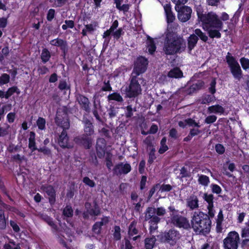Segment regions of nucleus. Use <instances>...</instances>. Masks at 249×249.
<instances>
[{
  "mask_svg": "<svg viewBox=\"0 0 249 249\" xmlns=\"http://www.w3.org/2000/svg\"><path fill=\"white\" fill-rule=\"evenodd\" d=\"M148 65L147 59L142 56H139L134 61L130 83L126 90V95L128 98H135L142 94L141 86L146 85V80L142 74L146 71Z\"/></svg>",
  "mask_w": 249,
  "mask_h": 249,
  "instance_id": "nucleus-1",
  "label": "nucleus"
},
{
  "mask_svg": "<svg viewBox=\"0 0 249 249\" xmlns=\"http://www.w3.org/2000/svg\"><path fill=\"white\" fill-rule=\"evenodd\" d=\"M163 50L166 55H174L185 51L186 42L182 37L178 36L172 30L167 29L165 32Z\"/></svg>",
  "mask_w": 249,
  "mask_h": 249,
  "instance_id": "nucleus-2",
  "label": "nucleus"
},
{
  "mask_svg": "<svg viewBox=\"0 0 249 249\" xmlns=\"http://www.w3.org/2000/svg\"><path fill=\"white\" fill-rule=\"evenodd\" d=\"M191 224L196 233L205 235L211 231L212 221L207 214L201 211L195 212L192 217Z\"/></svg>",
  "mask_w": 249,
  "mask_h": 249,
  "instance_id": "nucleus-3",
  "label": "nucleus"
},
{
  "mask_svg": "<svg viewBox=\"0 0 249 249\" xmlns=\"http://www.w3.org/2000/svg\"><path fill=\"white\" fill-rule=\"evenodd\" d=\"M196 12L198 20L201 22L202 28L205 31L210 29L223 28V23L215 13L211 12L203 14L200 7H197Z\"/></svg>",
  "mask_w": 249,
  "mask_h": 249,
  "instance_id": "nucleus-4",
  "label": "nucleus"
},
{
  "mask_svg": "<svg viewBox=\"0 0 249 249\" xmlns=\"http://www.w3.org/2000/svg\"><path fill=\"white\" fill-rule=\"evenodd\" d=\"M226 60L234 78L238 81L241 80L243 77V72L235 58L232 56L230 53L228 52L226 56Z\"/></svg>",
  "mask_w": 249,
  "mask_h": 249,
  "instance_id": "nucleus-5",
  "label": "nucleus"
},
{
  "mask_svg": "<svg viewBox=\"0 0 249 249\" xmlns=\"http://www.w3.org/2000/svg\"><path fill=\"white\" fill-rule=\"evenodd\" d=\"M54 122L58 127L64 129L70 128V122L68 115V108L66 107H64L62 108H59L57 110Z\"/></svg>",
  "mask_w": 249,
  "mask_h": 249,
  "instance_id": "nucleus-6",
  "label": "nucleus"
},
{
  "mask_svg": "<svg viewBox=\"0 0 249 249\" xmlns=\"http://www.w3.org/2000/svg\"><path fill=\"white\" fill-rule=\"evenodd\" d=\"M240 237L238 232L235 231H230L223 240L224 249H237Z\"/></svg>",
  "mask_w": 249,
  "mask_h": 249,
  "instance_id": "nucleus-7",
  "label": "nucleus"
},
{
  "mask_svg": "<svg viewBox=\"0 0 249 249\" xmlns=\"http://www.w3.org/2000/svg\"><path fill=\"white\" fill-rule=\"evenodd\" d=\"M180 233L178 231L171 229L165 231L160 235V240L161 242L174 246L180 238Z\"/></svg>",
  "mask_w": 249,
  "mask_h": 249,
  "instance_id": "nucleus-8",
  "label": "nucleus"
},
{
  "mask_svg": "<svg viewBox=\"0 0 249 249\" xmlns=\"http://www.w3.org/2000/svg\"><path fill=\"white\" fill-rule=\"evenodd\" d=\"M171 223L178 228L188 229L191 227L190 224L187 218L179 214L171 215Z\"/></svg>",
  "mask_w": 249,
  "mask_h": 249,
  "instance_id": "nucleus-9",
  "label": "nucleus"
},
{
  "mask_svg": "<svg viewBox=\"0 0 249 249\" xmlns=\"http://www.w3.org/2000/svg\"><path fill=\"white\" fill-rule=\"evenodd\" d=\"M175 9L178 12L177 17L180 21L185 22L191 18L192 10L190 7L176 6Z\"/></svg>",
  "mask_w": 249,
  "mask_h": 249,
  "instance_id": "nucleus-10",
  "label": "nucleus"
},
{
  "mask_svg": "<svg viewBox=\"0 0 249 249\" xmlns=\"http://www.w3.org/2000/svg\"><path fill=\"white\" fill-rule=\"evenodd\" d=\"M73 140L76 144L83 146L86 149H90L92 146V137L87 136V135L83 134L79 135L75 137Z\"/></svg>",
  "mask_w": 249,
  "mask_h": 249,
  "instance_id": "nucleus-11",
  "label": "nucleus"
},
{
  "mask_svg": "<svg viewBox=\"0 0 249 249\" xmlns=\"http://www.w3.org/2000/svg\"><path fill=\"white\" fill-rule=\"evenodd\" d=\"M107 142L104 138H98L96 141V152L99 159H103L106 154Z\"/></svg>",
  "mask_w": 249,
  "mask_h": 249,
  "instance_id": "nucleus-12",
  "label": "nucleus"
},
{
  "mask_svg": "<svg viewBox=\"0 0 249 249\" xmlns=\"http://www.w3.org/2000/svg\"><path fill=\"white\" fill-rule=\"evenodd\" d=\"M41 189L48 196V201L51 205H53L56 202V191L52 185H43Z\"/></svg>",
  "mask_w": 249,
  "mask_h": 249,
  "instance_id": "nucleus-13",
  "label": "nucleus"
},
{
  "mask_svg": "<svg viewBox=\"0 0 249 249\" xmlns=\"http://www.w3.org/2000/svg\"><path fill=\"white\" fill-rule=\"evenodd\" d=\"M131 170V166L129 163H124L121 162L115 165L113 169V172L117 175H125L129 173Z\"/></svg>",
  "mask_w": 249,
  "mask_h": 249,
  "instance_id": "nucleus-14",
  "label": "nucleus"
},
{
  "mask_svg": "<svg viewBox=\"0 0 249 249\" xmlns=\"http://www.w3.org/2000/svg\"><path fill=\"white\" fill-rule=\"evenodd\" d=\"M109 217L108 216H105L101 218V221L96 222L92 226V231L99 235L101 233L102 227L108 223L109 221Z\"/></svg>",
  "mask_w": 249,
  "mask_h": 249,
  "instance_id": "nucleus-15",
  "label": "nucleus"
},
{
  "mask_svg": "<svg viewBox=\"0 0 249 249\" xmlns=\"http://www.w3.org/2000/svg\"><path fill=\"white\" fill-rule=\"evenodd\" d=\"M67 129H63L60 135L59 136L58 143L62 148H69L71 147L69 144V137L66 131Z\"/></svg>",
  "mask_w": 249,
  "mask_h": 249,
  "instance_id": "nucleus-16",
  "label": "nucleus"
},
{
  "mask_svg": "<svg viewBox=\"0 0 249 249\" xmlns=\"http://www.w3.org/2000/svg\"><path fill=\"white\" fill-rule=\"evenodd\" d=\"M76 100L80 105L81 107L87 112L90 111L89 101L85 96L79 94L76 96Z\"/></svg>",
  "mask_w": 249,
  "mask_h": 249,
  "instance_id": "nucleus-17",
  "label": "nucleus"
},
{
  "mask_svg": "<svg viewBox=\"0 0 249 249\" xmlns=\"http://www.w3.org/2000/svg\"><path fill=\"white\" fill-rule=\"evenodd\" d=\"M84 124V134L87 135V136H90L94 134V126L92 123L88 119H85L83 121Z\"/></svg>",
  "mask_w": 249,
  "mask_h": 249,
  "instance_id": "nucleus-18",
  "label": "nucleus"
},
{
  "mask_svg": "<svg viewBox=\"0 0 249 249\" xmlns=\"http://www.w3.org/2000/svg\"><path fill=\"white\" fill-rule=\"evenodd\" d=\"M198 199L196 196H191L186 200V206L190 210H193L199 207Z\"/></svg>",
  "mask_w": 249,
  "mask_h": 249,
  "instance_id": "nucleus-19",
  "label": "nucleus"
},
{
  "mask_svg": "<svg viewBox=\"0 0 249 249\" xmlns=\"http://www.w3.org/2000/svg\"><path fill=\"white\" fill-rule=\"evenodd\" d=\"M198 38L196 35L191 34L187 38V49L188 52L191 53L192 51L196 46Z\"/></svg>",
  "mask_w": 249,
  "mask_h": 249,
  "instance_id": "nucleus-20",
  "label": "nucleus"
},
{
  "mask_svg": "<svg viewBox=\"0 0 249 249\" xmlns=\"http://www.w3.org/2000/svg\"><path fill=\"white\" fill-rule=\"evenodd\" d=\"M85 206L90 215L98 216L100 214L101 209L96 203L95 204L94 208L92 209H89L91 207V203L89 202H86Z\"/></svg>",
  "mask_w": 249,
  "mask_h": 249,
  "instance_id": "nucleus-21",
  "label": "nucleus"
},
{
  "mask_svg": "<svg viewBox=\"0 0 249 249\" xmlns=\"http://www.w3.org/2000/svg\"><path fill=\"white\" fill-rule=\"evenodd\" d=\"M50 43L52 46L59 47L60 50L68 46L66 40L59 37L52 39Z\"/></svg>",
  "mask_w": 249,
  "mask_h": 249,
  "instance_id": "nucleus-22",
  "label": "nucleus"
},
{
  "mask_svg": "<svg viewBox=\"0 0 249 249\" xmlns=\"http://www.w3.org/2000/svg\"><path fill=\"white\" fill-rule=\"evenodd\" d=\"M137 224V222L134 220L130 223L128 226L127 233L129 239H130L134 235H136L139 233V230L136 228Z\"/></svg>",
  "mask_w": 249,
  "mask_h": 249,
  "instance_id": "nucleus-23",
  "label": "nucleus"
},
{
  "mask_svg": "<svg viewBox=\"0 0 249 249\" xmlns=\"http://www.w3.org/2000/svg\"><path fill=\"white\" fill-rule=\"evenodd\" d=\"M156 239L155 235L146 237L144 239V248L145 249H153L156 243Z\"/></svg>",
  "mask_w": 249,
  "mask_h": 249,
  "instance_id": "nucleus-24",
  "label": "nucleus"
},
{
  "mask_svg": "<svg viewBox=\"0 0 249 249\" xmlns=\"http://www.w3.org/2000/svg\"><path fill=\"white\" fill-rule=\"evenodd\" d=\"M168 76L171 78H180L183 76V72L179 68H175L171 70Z\"/></svg>",
  "mask_w": 249,
  "mask_h": 249,
  "instance_id": "nucleus-25",
  "label": "nucleus"
},
{
  "mask_svg": "<svg viewBox=\"0 0 249 249\" xmlns=\"http://www.w3.org/2000/svg\"><path fill=\"white\" fill-rule=\"evenodd\" d=\"M51 57V54L50 51L47 48H44L43 49H42L40 55L41 62L43 64H45L49 61Z\"/></svg>",
  "mask_w": 249,
  "mask_h": 249,
  "instance_id": "nucleus-26",
  "label": "nucleus"
},
{
  "mask_svg": "<svg viewBox=\"0 0 249 249\" xmlns=\"http://www.w3.org/2000/svg\"><path fill=\"white\" fill-rule=\"evenodd\" d=\"M208 111L210 113L223 114L225 111V109L219 105H215L209 107H208Z\"/></svg>",
  "mask_w": 249,
  "mask_h": 249,
  "instance_id": "nucleus-27",
  "label": "nucleus"
},
{
  "mask_svg": "<svg viewBox=\"0 0 249 249\" xmlns=\"http://www.w3.org/2000/svg\"><path fill=\"white\" fill-rule=\"evenodd\" d=\"M221 30L219 29H210L206 31H207L208 36L211 38H220L221 37V34L220 31Z\"/></svg>",
  "mask_w": 249,
  "mask_h": 249,
  "instance_id": "nucleus-28",
  "label": "nucleus"
},
{
  "mask_svg": "<svg viewBox=\"0 0 249 249\" xmlns=\"http://www.w3.org/2000/svg\"><path fill=\"white\" fill-rule=\"evenodd\" d=\"M107 100L108 101H115L119 103H122L124 101L122 96L120 95L119 93H118L117 92H114L109 94L107 96Z\"/></svg>",
  "mask_w": 249,
  "mask_h": 249,
  "instance_id": "nucleus-29",
  "label": "nucleus"
},
{
  "mask_svg": "<svg viewBox=\"0 0 249 249\" xmlns=\"http://www.w3.org/2000/svg\"><path fill=\"white\" fill-rule=\"evenodd\" d=\"M146 44L149 53L151 54H154L156 50V46L153 39L149 37Z\"/></svg>",
  "mask_w": 249,
  "mask_h": 249,
  "instance_id": "nucleus-30",
  "label": "nucleus"
},
{
  "mask_svg": "<svg viewBox=\"0 0 249 249\" xmlns=\"http://www.w3.org/2000/svg\"><path fill=\"white\" fill-rule=\"evenodd\" d=\"M44 220L49 226L51 227L53 233H56L58 231L59 228L57 225L54 223L52 218L50 216H46L44 218Z\"/></svg>",
  "mask_w": 249,
  "mask_h": 249,
  "instance_id": "nucleus-31",
  "label": "nucleus"
},
{
  "mask_svg": "<svg viewBox=\"0 0 249 249\" xmlns=\"http://www.w3.org/2000/svg\"><path fill=\"white\" fill-rule=\"evenodd\" d=\"M112 157L113 155L110 151L107 152L105 161L106 167L109 171L111 169V167L113 166Z\"/></svg>",
  "mask_w": 249,
  "mask_h": 249,
  "instance_id": "nucleus-32",
  "label": "nucleus"
},
{
  "mask_svg": "<svg viewBox=\"0 0 249 249\" xmlns=\"http://www.w3.org/2000/svg\"><path fill=\"white\" fill-rule=\"evenodd\" d=\"M194 35H196L198 39L200 38L202 41L206 42L208 40V37L206 34L203 32L200 29H196L194 30Z\"/></svg>",
  "mask_w": 249,
  "mask_h": 249,
  "instance_id": "nucleus-33",
  "label": "nucleus"
},
{
  "mask_svg": "<svg viewBox=\"0 0 249 249\" xmlns=\"http://www.w3.org/2000/svg\"><path fill=\"white\" fill-rule=\"evenodd\" d=\"M6 227V218L4 214V211L0 208V230H5Z\"/></svg>",
  "mask_w": 249,
  "mask_h": 249,
  "instance_id": "nucleus-34",
  "label": "nucleus"
},
{
  "mask_svg": "<svg viewBox=\"0 0 249 249\" xmlns=\"http://www.w3.org/2000/svg\"><path fill=\"white\" fill-rule=\"evenodd\" d=\"M166 141L167 139L165 137H163L160 141V146L159 150V153L160 154H163L168 150V147L166 144Z\"/></svg>",
  "mask_w": 249,
  "mask_h": 249,
  "instance_id": "nucleus-35",
  "label": "nucleus"
},
{
  "mask_svg": "<svg viewBox=\"0 0 249 249\" xmlns=\"http://www.w3.org/2000/svg\"><path fill=\"white\" fill-rule=\"evenodd\" d=\"M198 182L199 184H201L204 186H207L210 183L209 178L206 175H198Z\"/></svg>",
  "mask_w": 249,
  "mask_h": 249,
  "instance_id": "nucleus-36",
  "label": "nucleus"
},
{
  "mask_svg": "<svg viewBox=\"0 0 249 249\" xmlns=\"http://www.w3.org/2000/svg\"><path fill=\"white\" fill-rule=\"evenodd\" d=\"M155 152H156V150H155V148L153 147L150 149V150L148 153V160H147V164H149V165L153 164L154 160H156L157 158V157L156 156V155H155Z\"/></svg>",
  "mask_w": 249,
  "mask_h": 249,
  "instance_id": "nucleus-37",
  "label": "nucleus"
},
{
  "mask_svg": "<svg viewBox=\"0 0 249 249\" xmlns=\"http://www.w3.org/2000/svg\"><path fill=\"white\" fill-rule=\"evenodd\" d=\"M21 150V146L11 143L7 147V151L10 153L17 152Z\"/></svg>",
  "mask_w": 249,
  "mask_h": 249,
  "instance_id": "nucleus-38",
  "label": "nucleus"
},
{
  "mask_svg": "<svg viewBox=\"0 0 249 249\" xmlns=\"http://www.w3.org/2000/svg\"><path fill=\"white\" fill-rule=\"evenodd\" d=\"M204 200L208 203L207 206H213L214 196L213 194H208L205 193L203 196Z\"/></svg>",
  "mask_w": 249,
  "mask_h": 249,
  "instance_id": "nucleus-39",
  "label": "nucleus"
},
{
  "mask_svg": "<svg viewBox=\"0 0 249 249\" xmlns=\"http://www.w3.org/2000/svg\"><path fill=\"white\" fill-rule=\"evenodd\" d=\"M63 214L67 217H71L73 215V211L71 207L67 205L63 209Z\"/></svg>",
  "mask_w": 249,
  "mask_h": 249,
  "instance_id": "nucleus-40",
  "label": "nucleus"
},
{
  "mask_svg": "<svg viewBox=\"0 0 249 249\" xmlns=\"http://www.w3.org/2000/svg\"><path fill=\"white\" fill-rule=\"evenodd\" d=\"M114 232L113 236L114 239L116 241H119L121 239V228L119 226L115 225L114 227Z\"/></svg>",
  "mask_w": 249,
  "mask_h": 249,
  "instance_id": "nucleus-41",
  "label": "nucleus"
},
{
  "mask_svg": "<svg viewBox=\"0 0 249 249\" xmlns=\"http://www.w3.org/2000/svg\"><path fill=\"white\" fill-rule=\"evenodd\" d=\"M15 93H19V90L17 86H13L12 87L8 88L7 90L6 91V94L7 95L6 99H8Z\"/></svg>",
  "mask_w": 249,
  "mask_h": 249,
  "instance_id": "nucleus-42",
  "label": "nucleus"
},
{
  "mask_svg": "<svg viewBox=\"0 0 249 249\" xmlns=\"http://www.w3.org/2000/svg\"><path fill=\"white\" fill-rule=\"evenodd\" d=\"M10 75L7 73H4L0 76V86H2L10 82Z\"/></svg>",
  "mask_w": 249,
  "mask_h": 249,
  "instance_id": "nucleus-43",
  "label": "nucleus"
},
{
  "mask_svg": "<svg viewBox=\"0 0 249 249\" xmlns=\"http://www.w3.org/2000/svg\"><path fill=\"white\" fill-rule=\"evenodd\" d=\"M46 120L42 117H38L36 121V125L39 129L41 130H44L45 129Z\"/></svg>",
  "mask_w": 249,
  "mask_h": 249,
  "instance_id": "nucleus-44",
  "label": "nucleus"
},
{
  "mask_svg": "<svg viewBox=\"0 0 249 249\" xmlns=\"http://www.w3.org/2000/svg\"><path fill=\"white\" fill-rule=\"evenodd\" d=\"M11 159L16 162L20 164L24 160H26V159L24 155H20L18 154L12 156Z\"/></svg>",
  "mask_w": 249,
  "mask_h": 249,
  "instance_id": "nucleus-45",
  "label": "nucleus"
},
{
  "mask_svg": "<svg viewBox=\"0 0 249 249\" xmlns=\"http://www.w3.org/2000/svg\"><path fill=\"white\" fill-rule=\"evenodd\" d=\"M215 97L214 95L209 94L205 95L202 99V103L203 104H208L214 101Z\"/></svg>",
  "mask_w": 249,
  "mask_h": 249,
  "instance_id": "nucleus-46",
  "label": "nucleus"
},
{
  "mask_svg": "<svg viewBox=\"0 0 249 249\" xmlns=\"http://www.w3.org/2000/svg\"><path fill=\"white\" fill-rule=\"evenodd\" d=\"M240 62L243 70H247L249 69V59L243 57L240 59Z\"/></svg>",
  "mask_w": 249,
  "mask_h": 249,
  "instance_id": "nucleus-47",
  "label": "nucleus"
},
{
  "mask_svg": "<svg viewBox=\"0 0 249 249\" xmlns=\"http://www.w3.org/2000/svg\"><path fill=\"white\" fill-rule=\"evenodd\" d=\"M216 81L215 78H213L210 84V87L209 88V92L212 94L213 95L216 92Z\"/></svg>",
  "mask_w": 249,
  "mask_h": 249,
  "instance_id": "nucleus-48",
  "label": "nucleus"
},
{
  "mask_svg": "<svg viewBox=\"0 0 249 249\" xmlns=\"http://www.w3.org/2000/svg\"><path fill=\"white\" fill-rule=\"evenodd\" d=\"M133 111H136V109H133L131 105H128L126 107V111L125 112V116L126 118H130L133 115Z\"/></svg>",
  "mask_w": 249,
  "mask_h": 249,
  "instance_id": "nucleus-49",
  "label": "nucleus"
},
{
  "mask_svg": "<svg viewBox=\"0 0 249 249\" xmlns=\"http://www.w3.org/2000/svg\"><path fill=\"white\" fill-rule=\"evenodd\" d=\"M55 16V11L54 9H50L47 14L46 18L48 21H52Z\"/></svg>",
  "mask_w": 249,
  "mask_h": 249,
  "instance_id": "nucleus-50",
  "label": "nucleus"
},
{
  "mask_svg": "<svg viewBox=\"0 0 249 249\" xmlns=\"http://www.w3.org/2000/svg\"><path fill=\"white\" fill-rule=\"evenodd\" d=\"M37 151L42 153L44 155L50 156L52 155V151L50 149L44 146L37 149Z\"/></svg>",
  "mask_w": 249,
  "mask_h": 249,
  "instance_id": "nucleus-51",
  "label": "nucleus"
},
{
  "mask_svg": "<svg viewBox=\"0 0 249 249\" xmlns=\"http://www.w3.org/2000/svg\"><path fill=\"white\" fill-rule=\"evenodd\" d=\"M148 219H150L149 223L151 225H157L160 222V218L157 215H149Z\"/></svg>",
  "mask_w": 249,
  "mask_h": 249,
  "instance_id": "nucleus-52",
  "label": "nucleus"
},
{
  "mask_svg": "<svg viewBox=\"0 0 249 249\" xmlns=\"http://www.w3.org/2000/svg\"><path fill=\"white\" fill-rule=\"evenodd\" d=\"M83 182L86 185H88L90 187H94L96 185L95 182L93 180L90 179L88 177H85L83 178Z\"/></svg>",
  "mask_w": 249,
  "mask_h": 249,
  "instance_id": "nucleus-53",
  "label": "nucleus"
},
{
  "mask_svg": "<svg viewBox=\"0 0 249 249\" xmlns=\"http://www.w3.org/2000/svg\"><path fill=\"white\" fill-rule=\"evenodd\" d=\"M130 4H124L120 5L116 7V8L120 11H123L124 14L128 12L130 8Z\"/></svg>",
  "mask_w": 249,
  "mask_h": 249,
  "instance_id": "nucleus-54",
  "label": "nucleus"
},
{
  "mask_svg": "<svg viewBox=\"0 0 249 249\" xmlns=\"http://www.w3.org/2000/svg\"><path fill=\"white\" fill-rule=\"evenodd\" d=\"M101 90L103 91H110L112 90L109 81L104 82V86L101 88Z\"/></svg>",
  "mask_w": 249,
  "mask_h": 249,
  "instance_id": "nucleus-55",
  "label": "nucleus"
},
{
  "mask_svg": "<svg viewBox=\"0 0 249 249\" xmlns=\"http://www.w3.org/2000/svg\"><path fill=\"white\" fill-rule=\"evenodd\" d=\"M204 83L202 81H200L195 84H193L191 86L190 89L194 91L196 90L200 89L204 86Z\"/></svg>",
  "mask_w": 249,
  "mask_h": 249,
  "instance_id": "nucleus-56",
  "label": "nucleus"
},
{
  "mask_svg": "<svg viewBox=\"0 0 249 249\" xmlns=\"http://www.w3.org/2000/svg\"><path fill=\"white\" fill-rule=\"evenodd\" d=\"M147 182V177L146 176H142L140 182V189L142 191L146 187Z\"/></svg>",
  "mask_w": 249,
  "mask_h": 249,
  "instance_id": "nucleus-57",
  "label": "nucleus"
},
{
  "mask_svg": "<svg viewBox=\"0 0 249 249\" xmlns=\"http://www.w3.org/2000/svg\"><path fill=\"white\" fill-rule=\"evenodd\" d=\"M215 149L216 152L220 155L224 154L225 151L224 146L220 143L216 144L215 146Z\"/></svg>",
  "mask_w": 249,
  "mask_h": 249,
  "instance_id": "nucleus-58",
  "label": "nucleus"
},
{
  "mask_svg": "<svg viewBox=\"0 0 249 249\" xmlns=\"http://www.w3.org/2000/svg\"><path fill=\"white\" fill-rule=\"evenodd\" d=\"M181 178H184L187 177H190L191 176V173L187 171V169L184 166L182 167L180 169Z\"/></svg>",
  "mask_w": 249,
  "mask_h": 249,
  "instance_id": "nucleus-59",
  "label": "nucleus"
},
{
  "mask_svg": "<svg viewBox=\"0 0 249 249\" xmlns=\"http://www.w3.org/2000/svg\"><path fill=\"white\" fill-rule=\"evenodd\" d=\"M212 191L213 193L219 194L222 192L221 187L217 184H212L211 185Z\"/></svg>",
  "mask_w": 249,
  "mask_h": 249,
  "instance_id": "nucleus-60",
  "label": "nucleus"
},
{
  "mask_svg": "<svg viewBox=\"0 0 249 249\" xmlns=\"http://www.w3.org/2000/svg\"><path fill=\"white\" fill-rule=\"evenodd\" d=\"M49 71V69L46 66L39 67L37 68V72L40 75H44Z\"/></svg>",
  "mask_w": 249,
  "mask_h": 249,
  "instance_id": "nucleus-61",
  "label": "nucleus"
},
{
  "mask_svg": "<svg viewBox=\"0 0 249 249\" xmlns=\"http://www.w3.org/2000/svg\"><path fill=\"white\" fill-rule=\"evenodd\" d=\"M217 117L214 115H210L205 119V123L207 124H211L216 121Z\"/></svg>",
  "mask_w": 249,
  "mask_h": 249,
  "instance_id": "nucleus-62",
  "label": "nucleus"
},
{
  "mask_svg": "<svg viewBox=\"0 0 249 249\" xmlns=\"http://www.w3.org/2000/svg\"><path fill=\"white\" fill-rule=\"evenodd\" d=\"M185 122L187 124H188L189 126H195L197 127H200V125L198 123L196 122V121L191 119V118H188L187 119L185 120Z\"/></svg>",
  "mask_w": 249,
  "mask_h": 249,
  "instance_id": "nucleus-63",
  "label": "nucleus"
},
{
  "mask_svg": "<svg viewBox=\"0 0 249 249\" xmlns=\"http://www.w3.org/2000/svg\"><path fill=\"white\" fill-rule=\"evenodd\" d=\"M58 88L61 90L69 89V87L68 86L67 83L65 80H60Z\"/></svg>",
  "mask_w": 249,
  "mask_h": 249,
  "instance_id": "nucleus-64",
  "label": "nucleus"
}]
</instances>
